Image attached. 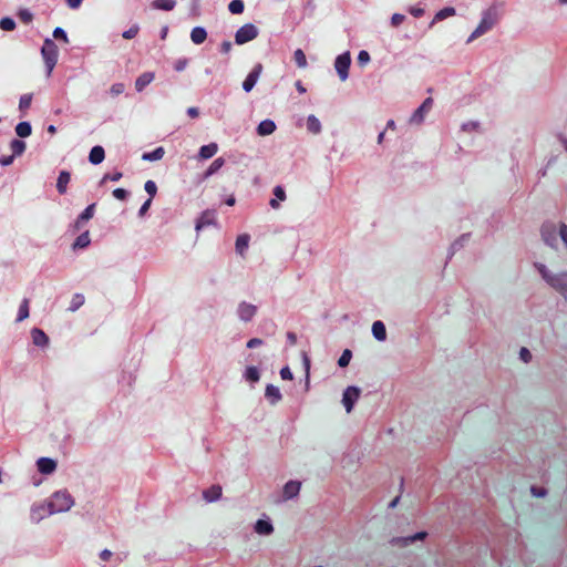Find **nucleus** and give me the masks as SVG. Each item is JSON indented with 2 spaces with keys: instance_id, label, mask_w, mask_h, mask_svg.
<instances>
[{
  "instance_id": "nucleus-1",
  "label": "nucleus",
  "mask_w": 567,
  "mask_h": 567,
  "mask_svg": "<svg viewBox=\"0 0 567 567\" xmlns=\"http://www.w3.org/2000/svg\"><path fill=\"white\" fill-rule=\"evenodd\" d=\"M542 278L556 291L567 297V272L553 274L543 264H535Z\"/></svg>"
},
{
  "instance_id": "nucleus-2",
  "label": "nucleus",
  "mask_w": 567,
  "mask_h": 567,
  "mask_svg": "<svg viewBox=\"0 0 567 567\" xmlns=\"http://www.w3.org/2000/svg\"><path fill=\"white\" fill-rule=\"evenodd\" d=\"M74 502L66 492H56L53 494L51 502L48 503L49 515L68 512Z\"/></svg>"
},
{
  "instance_id": "nucleus-3",
  "label": "nucleus",
  "mask_w": 567,
  "mask_h": 567,
  "mask_svg": "<svg viewBox=\"0 0 567 567\" xmlns=\"http://www.w3.org/2000/svg\"><path fill=\"white\" fill-rule=\"evenodd\" d=\"M497 21V10L495 7L488 8L484 13L481 20V23L475 29V31L471 34L467 42H471L476 37L488 31Z\"/></svg>"
},
{
  "instance_id": "nucleus-4",
  "label": "nucleus",
  "mask_w": 567,
  "mask_h": 567,
  "mask_svg": "<svg viewBox=\"0 0 567 567\" xmlns=\"http://www.w3.org/2000/svg\"><path fill=\"white\" fill-rule=\"evenodd\" d=\"M41 54L45 61L48 75L51 74L55 63H56V56H58V48L55 43L50 39L47 38L43 42Z\"/></svg>"
},
{
  "instance_id": "nucleus-5",
  "label": "nucleus",
  "mask_w": 567,
  "mask_h": 567,
  "mask_svg": "<svg viewBox=\"0 0 567 567\" xmlns=\"http://www.w3.org/2000/svg\"><path fill=\"white\" fill-rule=\"evenodd\" d=\"M360 394L361 390L355 385H350L343 391L342 404L347 413H350L353 410V406L355 402L359 400Z\"/></svg>"
},
{
  "instance_id": "nucleus-6",
  "label": "nucleus",
  "mask_w": 567,
  "mask_h": 567,
  "mask_svg": "<svg viewBox=\"0 0 567 567\" xmlns=\"http://www.w3.org/2000/svg\"><path fill=\"white\" fill-rule=\"evenodd\" d=\"M258 35V30L252 23H247L239 28L235 34V41L237 44H244L254 40Z\"/></svg>"
},
{
  "instance_id": "nucleus-7",
  "label": "nucleus",
  "mask_w": 567,
  "mask_h": 567,
  "mask_svg": "<svg viewBox=\"0 0 567 567\" xmlns=\"http://www.w3.org/2000/svg\"><path fill=\"white\" fill-rule=\"evenodd\" d=\"M427 536L426 532H417L414 535L405 536V537H393L389 540V543L394 547L404 548L410 546L416 540H424Z\"/></svg>"
},
{
  "instance_id": "nucleus-8",
  "label": "nucleus",
  "mask_w": 567,
  "mask_h": 567,
  "mask_svg": "<svg viewBox=\"0 0 567 567\" xmlns=\"http://www.w3.org/2000/svg\"><path fill=\"white\" fill-rule=\"evenodd\" d=\"M351 64V56L349 52H344L337 56L334 66L342 81L348 79V71Z\"/></svg>"
},
{
  "instance_id": "nucleus-9",
  "label": "nucleus",
  "mask_w": 567,
  "mask_h": 567,
  "mask_svg": "<svg viewBox=\"0 0 567 567\" xmlns=\"http://www.w3.org/2000/svg\"><path fill=\"white\" fill-rule=\"evenodd\" d=\"M556 226L551 221L543 223L540 227V235L543 240L550 247H556Z\"/></svg>"
},
{
  "instance_id": "nucleus-10",
  "label": "nucleus",
  "mask_w": 567,
  "mask_h": 567,
  "mask_svg": "<svg viewBox=\"0 0 567 567\" xmlns=\"http://www.w3.org/2000/svg\"><path fill=\"white\" fill-rule=\"evenodd\" d=\"M216 210L215 209H206L204 210L199 218L196 221L195 230L199 231L206 226H216Z\"/></svg>"
},
{
  "instance_id": "nucleus-11",
  "label": "nucleus",
  "mask_w": 567,
  "mask_h": 567,
  "mask_svg": "<svg viewBox=\"0 0 567 567\" xmlns=\"http://www.w3.org/2000/svg\"><path fill=\"white\" fill-rule=\"evenodd\" d=\"M257 312V306L248 303V302H240L238 306V316L239 318L248 322L250 321Z\"/></svg>"
},
{
  "instance_id": "nucleus-12",
  "label": "nucleus",
  "mask_w": 567,
  "mask_h": 567,
  "mask_svg": "<svg viewBox=\"0 0 567 567\" xmlns=\"http://www.w3.org/2000/svg\"><path fill=\"white\" fill-rule=\"evenodd\" d=\"M432 97L425 99V101L415 110L410 121L411 123L421 124L424 121L425 112L432 106Z\"/></svg>"
},
{
  "instance_id": "nucleus-13",
  "label": "nucleus",
  "mask_w": 567,
  "mask_h": 567,
  "mask_svg": "<svg viewBox=\"0 0 567 567\" xmlns=\"http://www.w3.org/2000/svg\"><path fill=\"white\" fill-rule=\"evenodd\" d=\"M223 494V487L219 484H214L202 493L203 498L207 503H214L220 499Z\"/></svg>"
},
{
  "instance_id": "nucleus-14",
  "label": "nucleus",
  "mask_w": 567,
  "mask_h": 567,
  "mask_svg": "<svg viewBox=\"0 0 567 567\" xmlns=\"http://www.w3.org/2000/svg\"><path fill=\"white\" fill-rule=\"evenodd\" d=\"M301 488V482L300 481H289L284 486V501H289L299 495Z\"/></svg>"
},
{
  "instance_id": "nucleus-15",
  "label": "nucleus",
  "mask_w": 567,
  "mask_h": 567,
  "mask_svg": "<svg viewBox=\"0 0 567 567\" xmlns=\"http://www.w3.org/2000/svg\"><path fill=\"white\" fill-rule=\"evenodd\" d=\"M261 70H262V65L257 64L255 66V69L248 74V76L246 78V80L243 83V89L245 92L248 93L254 89V86L256 85V83L259 79Z\"/></svg>"
},
{
  "instance_id": "nucleus-16",
  "label": "nucleus",
  "mask_w": 567,
  "mask_h": 567,
  "mask_svg": "<svg viewBox=\"0 0 567 567\" xmlns=\"http://www.w3.org/2000/svg\"><path fill=\"white\" fill-rule=\"evenodd\" d=\"M254 530L260 536H268L274 533V525L269 518L258 519L254 525Z\"/></svg>"
},
{
  "instance_id": "nucleus-17",
  "label": "nucleus",
  "mask_w": 567,
  "mask_h": 567,
  "mask_svg": "<svg viewBox=\"0 0 567 567\" xmlns=\"http://www.w3.org/2000/svg\"><path fill=\"white\" fill-rule=\"evenodd\" d=\"M38 471L41 474L49 475L56 468V462L50 457H41L37 462Z\"/></svg>"
},
{
  "instance_id": "nucleus-18",
  "label": "nucleus",
  "mask_w": 567,
  "mask_h": 567,
  "mask_svg": "<svg viewBox=\"0 0 567 567\" xmlns=\"http://www.w3.org/2000/svg\"><path fill=\"white\" fill-rule=\"evenodd\" d=\"M31 336H32V341H33L34 346L41 347V348H44L45 346H48L49 338L47 337V334L44 333L43 330H41L39 328H33L31 330Z\"/></svg>"
},
{
  "instance_id": "nucleus-19",
  "label": "nucleus",
  "mask_w": 567,
  "mask_h": 567,
  "mask_svg": "<svg viewBox=\"0 0 567 567\" xmlns=\"http://www.w3.org/2000/svg\"><path fill=\"white\" fill-rule=\"evenodd\" d=\"M104 157H105L104 148L102 146L97 145V146L92 147V150L90 151L89 162L92 165H99L104 161Z\"/></svg>"
},
{
  "instance_id": "nucleus-20",
  "label": "nucleus",
  "mask_w": 567,
  "mask_h": 567,
  "mask_svg": "<svg viewBox=\"0 0 567 567\" xmlns=\"http://www.w3.org/2000/svg\"><path fill=\"white\" fill-rule=\"evenodd\" d=\"M249 240H250V237L248 234H241L237 237L236 244H235V249L238 255L244 256L245 251L247 250V248L249 246Z\"/></svg>"
},
{
  "instance_id": "nucleus-21",
  "label": "nucleus",
  "mask_w": 567,
  "mask_h": 567,
  "mask_svg": "<svg viewBox=\"0 0 567 567\" xmlns=\"http://www.w3.org/2000/svg\"><path fill=\"white\" fill-rule=\"evenodd\" d=\"M276 123L272 120H264L258 124L257 132L259 135L265 136L274 133Z\"/></svg>"
},
{
  "instance_id": "nucleus-22",
  "label": "nucleus",
  "mask_w": 567,
  "mask_h": 567,
  "mask_svg": "<svg viewBox=\"0 0 567 567\" xmlns=\"http://www.w3.org/2000/svg\"><path fill=\"white\" fill-rule=\"evenodd\" d=\"M71 179V175L66 171H62L59 174L58 182H56V188L58 192L63 195L66 193L68 184Z\"/></svg>"
},
{
  "instance_id": "nucleus-23",
  "label": "nucleus",
  "mask_w": 567,
  "mask_h": 567,
  "mask_svg": "<svg viewBox=\"0 0 567 567\" xmlns=\"http://www.w3.org/2000/svg\"><path fill=\"white\" fill-rule=\"evenodd\" d=\"M371 331L374 339L378 341H384L386 339V330L382 321H374Z\"/></svg>"
},
{
  "instance_id": "nucleus-24",
  "label": "nucleus",
  "mask_w": 567,
  "mask_h": 567,
  "mask_svg": "<svg viewBox=\"0 0 567 567\" xmlns=\"http://www.w3.org/2000/svg\"><path fill=\"white\" fill-rule=\"evenodd\" d=\"M154 80V73L146 72L140 75L135 81V87L137 92H142L146 85Z\"/></svg>"
},
{
  "instance_id": "nucleus-25",
  "label": "nucleus",
  "mask_w": 567,
  "mask_h": 567,
  "mask_svg": "<svg viewBox=\"0 0 567 567\" xmlns=\"http://www.w3.org/2000/svg\"><path fill=\"white\" fill-rule=\"evenodd\" d=\"M218 150V146L216 143H210L208 145H204L200 147L198 156L200 159H208L213 157Z\"/></svg>"
},
{
  "instance_id": "nucleus-26",
  "label": "nucleus",
  "mask_w": 567,
  "mask_h": 567,
  "mask_svg": "<svg viewBox=\"0 0 567 567\" xmlns=\"http://www.w3.org/2000/svg\"><path fill=\"white\" fill-rule=\"evenodd\" d=\"M207 38V32L202 27H195L190 32V39L195 44L203 43Z\"/></svg>"
},
{
  "instance_id": "nucleus-27",
  "label": "nucleus",
  "mask_w": 567,
  "mask_h": 567,
  "mask_svg": "<svg viewBox=\"0 0 567 567\" xmlns=\"http://www.w3.org/2000/svg\"><path fill=\"white\" fill-rule=\"evenodd\" d=\"M94 207H95V204H91L81 213V215L79 216V218L75 221V225H74L75 229L80 228L81 223L87 221L89 219L92 218Z\"/></svg>"
},
{
  "instance_id": "nucleus-28",
  "label": "nucleus",
  "mask_w": 567,
  "mask_h": 567,
  "mask_svg": "<svg viewBox=\"0 0 567 567\" xmlns=\"http://www.w3.org/2000/svg\"><path fill=\"white\" fill-rule=\"evenodd\" d=\"M274 195H275V198H272L270 202H269V205L271 208L276 209L279 207V202L278 200H285L286 199V193L284 190V188L281 186H276L274 188Z\"/></svg>"
},
{
  "instance_id": "nucleus-29",
  "label": "nucleus",
  "mask_w": 567,
  "mask_h": 567,
  "mask_svg": "<svg viewBox=\"0 0 567 567\" xmlns=\"http://www.w3.org/2000/svg\"><path fill=\"white\" fill-rule=\"evenodd\" d=\"M176 2L174 0H154L152 7L156 10L171 11L175 8Z\"/></svg>"
},
{
  "instance_id": "nucleus-30",
  "label": "nucleus",
  "mask_w": 567,
  "mask_h": 567,
  "mask_svg": "<svg viewBox=\"0 0 567 567\" xmlns=\"http://www.w3.org/2000/svg\"><path fill=\"white\" fill-rule=\"evenodd\" d=\"M225 164V161L223 157L216 158L212 165L207 168V171L204 173L203 178L206 179L210 177L213 174H215L217 171H219Z\"/></svg>"
},
{
  "instance_id": "nucleus-31",
  "label": "nucleus",
  "mask_w": 567,
  "mask_h": 567,
  "mask_svg": "<svg viewBox=\"0 0 567 567\" xmlns=\"http://www.w3.org/2000/svg\"><path fill=\"white\" fill-rule=\"evenodd\" d=\"M91 240H90V236H89V231H84L76 239L75 241L73 243V249H83V248H86L89 245H90Z\"/></svg>"
},
{
  "instance_id": "nucleus-32",
  "label": "nucleus",
  "mask_w": 567,
  "mask_h": 567,
  "mask_svg": "<svg viewBox=\"0 0 567 567\" xmlns=\"http://www.w3.org/2000/svg\"><path fill=\"white\" fill-rule=\"evenodd\" d=\"M32 127L29 122H20L16 126V133L19 137H28L31 134Z\"/></svg>"
},
{
  "instance_id": "nucleus-33",
  "label": "nucleus",
  "mask_w": 567,
  "mask_h": 567,
  "mask_svg": "<svg viewBox=\"0 0 567 567\" xmlns=\"http://www.w3.org/2000/svg\"><path fill=\"white\" fill-rule=\"evenodd\" d=\"M266 396L271 401V402H277L281 399V393L279 391V389L272 384H269L267 385L266 388Z\"/></svg>"
},
{
  "instance_id": "nucleus-34",
  "label": "nucleus",
  "mask_w": 567,
  "mask_h": 567,
  "mask_svg": "<svg viewBox=\"0 0 567 567\" xmlns=\"http://www.w3.org/2000/svg\"><path fill=\"white\" fill-rule=\"evenodd\" d=\"M163 155H164L163 147H158V148H156L155 151H153L151 153H145L142 156V159L143 161H148V162L157 161V159H161L163 157Z\"/></svg>"
},
{
  "instance_id": "nucleus-35",
  "label": "nucleus",
  "mask_w": 567,
  "mask_h": 567,
  "mask_svg": "<svg viewBox=\"0 0 567 567\" xmlns=\"http://www.w3.org/2000/svg\"><path fill=\"white\" fill-rule=\"evenodd\" d=\"M307 125H308L309 131H311L313 133H319L321 130V124L315 115L308 116Z\"/></svg>"
},
{
  "instance_id": "nucleus-36",
  "label": "nucleus",
  "mask_w": 567,
  "mask_h": 567,
  "mask_svg": "<svg viewBox=\"0 0 567 567\" xmlns=\"http://www.w3.org/2000/svg\"><path fill=\"white\" fill-rule=\"evenodd\" d=\"M24 148H25V144L23 141L13 140L11 142V150L13 152V154H12L13 156L21 155L24 152Z\"/></svg>"
},
{
  "instance_id": "nucleus-37",
  "label": "nucleus",
  "mask_w": 567,
  "mask_h": 567,
  "mask_svg": "<svg viewBox=\"0 0 567 567\" xmlns=\"http://www.w3.org/2000/svg\"><path fill=\"white\" fill-rule=\"evenodd\" d=\"M29 317V300L23 299L20 308H19V315L17 321H22Z\"/></svg>"
},
{
  "instance_id": "nucleus-38",
  "label": "nucleus",
  "mask_w": 567,
  "mask_h": 567,
  "mask_svg": "<svg viewBox=\"0 0 567 567\" xmlns=\"http://www.w3.org/2000/svg\"><path fill=\"white\" fill-rule=\"evenodd\" d=\"M84 303V296L81 293H76L70 303V311H76Z\"/></svg>"
},
{
  "instance_id": "nucleus-39",
  "label": "nucleus",
  "mask_w": 567,
  "mask_h": 567,
  "mask_svg": "<svg viewBox=\"0 0 567 567\" xmlns=\"http://www.w3.org/2000/svg\"><path fill=\"white\" fill-rule=\"evenodd\" d=\"M228 9L233 14H239L244 11V2L241 0H233Z\"/></svg>"
},
{
  "instance_id": "nucleus-40",
  "label": "nucleus",
  "mask_w": 567,
  "mask_h": 567,
  "mask_svg": "<svg viewBox=\"0 0 567 567\" xmlns=\"http://www.w3.org/2000/svg\"><path fill=\"white\" fill-rule=\"evenodd\" d=\"M0 28L3 31H12L16 28V22L12 18L6 17L0 20Z\"/></svg>"
},
{
  "instance_id": "nucleus-41",
  "label": "nucleus",
  "mask_w": 567,
  "mask_h": 567,
  "mask_svg": "<svg viewBox=\"0 0 567 567\" xmlns=\"http://www.w3.org/2000/svg\"><path fill=\"white\" fill-rule=\"evenodd\" d=\"M245 377L251 382H257L259 380V371L255 367H248L245 371Z\"/></svg>"
},
{
  "instance_id": "nucleus-42",
  "label": "nucleus",
  "mask_w": 567,
  "mask_h": 567,
  "mask_svg": "<svg viewBox=\"0 0 567 567\" xmlns=\"http://www.w3.org/2000/svg\"><path fill=\"white\" fill-rule=\"evenodd\" d=\"M352 358V352L349 349L343 350L341 357L338 360V364L341 368H344L349 364L350 360Z\"/></svg>"
},
{
  "instance_id": "nucleus-43",
  "label": "nucleus",
  "mask_w": 567,
  "mask_h": 567,
  "mask_svg": "<svg viewBox=\"0 0 567 567\" xmlns=\"http://www.w3.org/2000/svg\"><path fill=\"white\" fill-rule=\"evenodd\" d=\"M455 14V9L452 8V7H446L442 10H440L436 14H435V20H443L447 17H452Z\"/></svg>"
},
{
  "instance_id": "nucleus-44",
  "label": "nucleus",
  "mask_w": 567,
  "mask_h": 567,
  "mask_svg": "<svg viewBox=\"0 0 567 567\" xmlns=\"http://www.w3.org/2000/svg\"><path fill=\"white\" fill-rule=\"evenodd\" d=\"M295 59L299 68H305L307 65V59L301 49H297L295 51Z\"/></svg>"
},
{
  "instance_id": "nucleus-45",
  "label": "nucleus",
  "mask_w": 567,
  "mask_h": 567,
  "mask_svg": "<svg viewBox=\"0 0 567 567\" xmlns=\"http://www.w3.org/2000/svg\"><path fill=\"white\" fill-rule=\"evenodd\" d=\"M32 102V94H24L20 97L19 109L24 111L30 107Z\"/></svg>"
},
{
  "instance_id": "nucleus-46",
  "label": "nucleus",
  "mask_w": 567,
  "mask_h": 567,
  "mask_svg": "<svg viewBox=\"0 0 567 567\" xmlns=\"http://www.w3.org/2000/svg\"><path fill=\"white\" fill-rule=\"evenodd\" d=\"M530 493L533 496L538 498H544L547 496L548 491L545 487H538V486H530Z\"/></svg>"
},
{
  "instance_id": "nucleus-47",
  "label": "nucleus",
  "mask_w": 567,
  "mask_h": 567,
  "mask_svg": "<svg viewBox=\"0 0 567 567\" xmlns=\"http://www.w3.org/2000/svg\"><path fill=\"white\" fill-rule=\"evenodd\" d=\"M144 188L146 193L150 195V198L153 199L157 192L156 184L153 181H147L144 185Z\"/></svg>"
},
{
  "instance_id": "nucleus-48",
  "label": "nucleus",
  "mask_w": 567,
  "mask_h": 567,
  "mask_svg": "<svg viewBox=\"0 0 567 567\" xmlns=\"http://www.w3.org/2000/svg\"><path fill=\"white\" fill-rule=\"evenodd\" d=\"M519 358L524 363H529L532 361V353L527 348L523 347L519 350Z\"/></svg>"
},
{
  "instance_id": "nucleus-49",
  "label": "nucleus",
  "mask_w": 567,
  "mask_h": 567,
  "mask_svg": "<svg viewBox=\"0 0 567 567\" xmlns=\"http://www.w3.org/2000/svg\"><path fill=\"white\" fill-rule=\"evenodd\" d=\"M18 14L21 18V20L24 21L25 23L31 22L32 19H33L32 13L29 10H27V9L19 10Z\"/></svg>"
},
{
  "instance_id": "nucleus-50",
  "label": "nucleus",
  "mask_w": 567,
  "mask_h": 567,
  "mask_svg": "<svg viewBox=\"0 0 567 567\" xmlns=\"http://www.w3.org/2000/svg\"><path fill=\"white\" fill-rule=\"evenodd\" d=\"M480 128V123L476 121L467 122L462 125V130L464 132L477 131Z\"/></svg>"
},
{
  "instance_id": "nucleus-51",
  "label": "nucleus",
  "mask_w": 567,
  "mask_h": 567,
  "mask_svg": "<svg viewBox=\"0 0 567 567\" xmlns=\"http://www.w3.org/2000/svg\"><path fill=\"white\" fill-rule=\"evenodd\" d=\"M137 32H138V27L134 25V27L130 28L128 30L124 31L122 37L124 39H132L137 34Z\"/></svg>"
},
{
  "instance_id": "nucleus-52",
  "label": "nucleus",
  "mask_w": 567,
  "mask_h": 567,
  "mask_svg": "<svg viewBox=\"0 0 567 567\" xmlns=\"http://www.w3.org/2000/svg\"><path fill=\"white\" fill-rule=\"evenodd\" d=\"M53 37L55 39H61L64 42H68V35H66L65 31L62 28H55L54 31H53Z\"/></svg>"
},
{
  "instance_id": "nucleus-53",
  "label": "nucleus",
  "mask_w": 567,
  "mask_h": 567,
  "mask_svg": "<svg viewBox=\"0 0 567 567\" xmlns=\"http://www.w3.org/2000/svg\"><path fill=\"white\" fill-rule=\"evenodd\" d=\"M115 198L124 200L127 197V192L124 188H116L113 190Z\"/></svg>"
},
{
  "instance_id": "nucleus-54",
  "label": "nucleus",
  "mask_w": 567,
  "mask_h": 567,
  "mask_svg": "<svg viewBox=\"0 0 567 567\" xmlns=\"http://www.w3.org/2000/svg\"><path fill=\"white\" fill-rule=\"evenodd\" d=\"M369 60H370V54L367 51L362 50L359 52V54H358L359 63L365 64L369 62Z\"/></svg>"
},
{
  "instance_id": "nucleus-55",
  "label": "nucleus",
  "mask_w": 567,
  "mask_h": 567,
  "mask_svg": "<svg viewBox=\"0 0 567 567\" xmlns=\"http://www.w3.org/2000/svg\"><path fill=\"white\" fill-rule=\"evenodd\" d=\"M280 377H281L284 380H292V379H293L292 372L290 371V369H289L288 367H284V368L280 370Z\"/></svg>"
},
{
  "instance_id": "nucleus-56",
  "label": "nucleus",
  "mask_w": 567,
  "mask_h": 567,
  "mask_svg": "<svg viewBox=\"0 0 567 567\" xmlns=\"http://www.w3.org/2000/svg\"><path fill=\"white\" fill-rule=\"evenodd\" d=\"M123 92H124V84L123 83H115L111 87V93L112 94L118 95V94H122Z\"/></svg>"
},
{
  "instance_id": "nucleus-57",
  "label": "nucleus",
  "mask_w": 567,
  "mask_h": 567,
  "mask_svg": "<svg viewBox=\"0 0 567 567\" xmlns=\"http://www.w3.org/2000/svg\"><path fill=\"white\" fill-rule=\"evenodd\" d=\"M404 19L405 18L403 14L394 13L391 18V23L396 27V25L401 24L404 21Z\"/></svg>"
},
{
  "instance_id": "nucleus-58",
  "label": "nucleus",
  "mask_w": 567,
  "mask_h": 567,
  "mask_svg": "<svg viewBox=\"0 0 567 567\" xmlns=\"http://www.w3.org/2000/svg\"><path fill=\"white\" fill-rule=\"evenodd\" d=\"M302 362H303V365H305V373L307 375H310V359H309L307 353L302 354Z\"/></svg>"
},
{
  "instance_id": "nucleus-59",
  "label": "nucleus",
  "mask_w": 567,
  "mask_h": 567,
  "mask_svg": "<svg viewBox=\"0 0 567 567\" xmlns=\"http://www.w3.org/2000/svg\"><path fill=\"white\" fill-rule=\"evenodd\" d=\"M121 178H122V173H121V172H115V173H113L112 175H105V176L103 177V181H102V182H104V181H106V179H111V181H113V182H117V181H120Z\"/></svg>"
},
{
  "instance_id": "nucleus-60",
  "label": "nucleus",
  "mask_w": 567,
  "mask_h": 567,
  "mask_svg": "<svg viewBox=\"0 0 567 567\" xmlns=\"http://www.w3.org/2000/svg\"><path fill=\"white\" fill-rule=\"evenodd\" d=\"M262 344V340L259 338H252L247 342V348L251 349Z\"/></svg>"
},
{
  "instance_id": "nucleus-61",
  "label": "nucleus",
  "mask_w": 567,
  "mask_h": 567,
  "mask_svg": "<svg viewBox=\"0 0 567 567\" xmlns=\"http://www.w3.org/2000/svg\"><path fill=\"white\" fill-rule=\"evenodd\" d=\"M13 158H14V156H13V155H10V156H2V157H0V165H1V166H8V165H10V164L13 162Z\"/></svg>"
},
{
  "instance_id": "nucleus-62",
  "label": "nucleus",
  "mask_w": 567,
  "mask_h": 567,
  "mask_svg": "<svg viewBox=\"0 0 567 567\" xmlns=\"http://www.w3.org/2000/svg\"><path fill=\"white\" fill-rule=\"evenodd\" d=\"M151 203H152V199L148 198L143 205L142 207L140 208V215L143 216L146 214L147 209L150 208L151 206Z\"/></svg>"
},
{
  "instance_id": "nucleus-63",
  "label": "nucleus",
  "mask_w": 567,
  "mask_h": 567,
  "mask_svg": "<svg viewBox=\"0 0 567 567\" xmlns=\"http://www.w3.org/2000/svg\"><path fill=\"white\" fill-rule=\"evenodd\" d=\"M410 12H411V14H412V16H414V17H416V18H417V17L423 16L424 10H423V9H421V8H411V9H410Z\"/></svg>"
},
{
  "instance_id": "nucleus-64",
  "label": "nucleus",
  "mask_w": 567,
  "mask_h": 567,
  "mask_svg": "<svg viewBox=\"0 0 567 567\" xmlns=\"http://www.w3.org/2000/svg\"><path fill=\"white\" fill-rule=\"evenodd\" d=\"M187 64V60L186 59H182L179 61H177L176 65H175V69L177 71H182Z\"/></svg>"
}]
</instances>
